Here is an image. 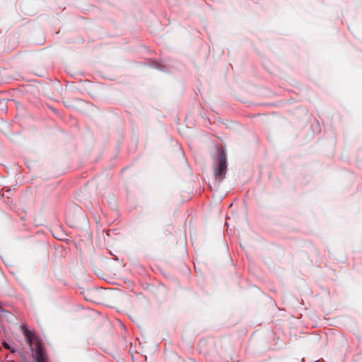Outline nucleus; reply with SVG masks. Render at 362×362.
<instances>
[{
    "instance_id": "7",
    "label": "nucleus",
    "mask_w": 362,
    "mask_h": 362,
    "mask_svg": "<svg viewBox=\"0 0 362 362\" xmlns=\"http://www.w3.org/2000/svg\"><path fill=\"white\" fill-rule=\"evenodd\" d=\"M4 311V309L0 305V313H3Z\"/></svg>"
},
{
    "instance_id": "1",
    "label": "nucleus",
    "mask_w": 362,
    "mask_h": 362,
    "mask_svg": "<svg viewBox=\"0 0 362 362\" xmlns=\"http://www.w3.org/2000/svg\"><path fill=\"white\" fill-rule=\"evenodd\" d=\"M213 158L214 175L216 180L221 182L226 177L228 171V160L226 151L220 146H216Z\"/></svg>"
},
{
    "instance_id": "4",
    "label": "nucleus",
    "mask_w": 362,
    "mask_h": 362,
    "mask_svg": "<svg viewBox=\"0 0 362 362\" xmlns=\"http://www.w3.org/2000/svg\"><path fill=\"white\" fill-rule=\"evenodd\" d=\"M148 66L153 69L160 70L161 71H166V67L164 65L160 64L159 62H158L155 60H151L148 63Z\"/></svg>"
},
{
    "instance_id": "2",
    "label": "nucleus",
    "mask_w": 362,
    "mask_h": 362,
    "mask_svg": "<svg viewBox=\"0 0 362 362\" xmlns=\"http://www.w3.org/2000/svg\"><path fill=\"white\" fill-rule=\"evenodd\" d=\"M21 329L26 339L28 344L30 346V344H35L34 342L39 340L34 330L29 328L27 324H23L21 325Z\"/></svg>"
},
{
    "instance_id": "6",
    "label": "nucleus",
    "mask_w": 362,
    "mask_h": 362,
    "mask_svg": "<svg viewBox=\"0 0 362 362\" xmlns=\"http://www.w3.org/2000/svg\"><path fill=\"white\" fill-rule=\"evenodd\" d=\"M9 350H11V351L12 353H16V352L17 351V349H16L15 347H13V346H11V348L9 349Z\"/></svg>"
},
{
    "instance_id": "5",
    "label": "nucleus",
    "mask_w": 362,
    "mask_h": 362,
    "mask_svg": "<svg viewBox=\"0 0 362 362\" xmlns=\"http://www.w3.org/2000/svg\"><path fill=\"white\" fill-rule=\"evenodd\" d=\"M3 345L7 349H9L11 348V346L8 343H6V342H4Z\"/></svg>"
},
{
    "instance_id": "3",
    "label": "nucleus",
    "mask_w": 362,
    "mask_h": 362,
    "mask_svg": "<svg viewBox=\"0 0 362 362\" xmlns=\"http://www.w3.org/2000/svg\"><path fill=\"white\" fill-rule=\"evenodd\" d=\"M30 348L34 362H45V353L38 344H30Z\"/></svg>"
}]
</instances>
